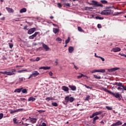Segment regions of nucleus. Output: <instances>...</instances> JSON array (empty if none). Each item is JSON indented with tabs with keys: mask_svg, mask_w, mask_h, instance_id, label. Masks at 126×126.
<instances>
[{
	"mask_svg": "<svg viewBox=\"0 0 126 126\" xmlns=\"http://www.w3.org/2000/svg\"><path fill=\"white\" fill-rule=\"evenodd\" d=\"M16 72V70L15 69H12L10 71H0V73L2 74H6V75H8L9 76L11 75H15Z\"/></svg>",
	"mask_w": 126,
	"mask_h": 126,
	"instance_id": "nucleus-1",
	"label": "nucleus"
},
{
	"mask_svg": "<svg viewBox=\"0 0 126 126\" xmlns=\"http://www.w3.org/2000/svg\"><path fill=\"white\" fill-rule=\"evenodd\" d=\"M91 2L92 3H89V4H90V5H94V7H103V4L101 3H98V1L94 0H92Z\"/></svg>",
	"mask_w": 126,
	"mask_h": 126,
	"instance_id": "nucleus-2",
	"label": "nucleus"
},
{
	"mask_svg": "<svg viewBox=\"0 0 126 126\" xmlns=\"http://www.w3.org/2000/svg\"><path fill=\"white\" fill-rule=\"evenodd\" d=\"M113 12H114V11H112L111 9H106L102 11L100 14H101V15H110V14H112Z\"/></svg>",
	"mask_w": 126,
	"mask_h": 126,
	"instance_id": "nucleus-3",
	"label": "nucleus"
},
{
	"mask_svg": "<svg viewBox=\"0 0 126 126\" xmlns=\"http://www.w3.org/2000/svg\"><path fill=\"white\" fill-rule=\"evenodd\" d=\"M64 100L66 102H70V103H72L74 101V98L72 97H69V96H66L64 98Z\"/></svg>",
	"mask_w": 126,
	"mask_h": 126,
	"instance_id": "nucleus-4",
	"label": "nucleus"
},
{
	"mask_svg": "<svg viewBox=\"0 0 126 126\" xmlns=\"http://www.w3.org/2000/svg\"><path fill=\"white\" fill-rule=\"evenodd\" d=\"M110 94L115 97V98L118 99L119 101H121L122 100V98H121V94L119 93H114L112 92Z\"/></svg>",
	"mask_w": 126,
	"mask_h": 126,
	"instance_id": "nucleus-5",
	"label": "nucleus"
},
{
	"mask_svg": "<svg viewBox=\"0 0 126 126\" xmlns=\"http://www.w3.org/2000/svg\"><path fill=\"white\" fill-rule=\"evenodd\" d=\"M39 74H40V73H39V72H38V71H34L32 74H31L29 77L28 78V79H30L32 77H36V76H37V75H39Z\"/></svg>",
	"mask_w": 126,
	"mask_h": 126,
	"instance_id": "nucleus-6",
	"label": "nucleus"
},
{
	"mask_svg": "<svg viewBox=\"0 0 126 126\" xmlns=\"http://www.w3.org/2000/svg\"><path fill=\"white\" fill-rule=\"evenodd\" d=\"M28 121H29L30 123H32V124H36L37 122V119L35 118H32L30 119H26V122H27Z\"/></svg>",
	"mask_w": 126,
	"mask_h": 126,
	"instance_id": "nucleus-7",
	"label": "nucleus"
},
{
	"mask_svg": "<svg viewBox=\"0 0 126 126\" xmlns=\"http://www.w3.org/2000/svg\"><path fill=\"white\" fill-rule=\"evenodd\" d=\"M123 125V122H122L121 121L118 120L117 122L111 125V126H122Z\"/></svg>",
	"mask_w": 126,
	"mask_h": 126,
	"instance_id": "nucleus-8",
	"label": "nucleus"
},
{
	"mask_svg": "<svg viewBox=\"0 0 126 126\" xmlns=\"http://www.w3.org/2000/svg\"><path fill=\"white\" fill-rule=\"evenodd\" d=\"M36 31V28H32L30 30H29L28 32V34H31L32 33H34Z\"/></svg>",
	"mask_w": 126,
	"mask_h": 126,
	"instance_id": "nucleus-9",
	"label": "nucleus"
},
{
	"mask_svg": "<svg viewBox=\"0 0 126 126\" xmlns=\"http://www.w3.org/2000/svg\"><path fill=\"white\" fill-rule=\"evenodd\" d=\"M119 69H120V68H119V67H115V68H110V69H108V70L110 72H113L114 71H116V70H119Z\"/></svg>",
	"mask_w": 126,
	"mask_h": 126,
	"instance_id": "nucleus-10",
	"label": "nucleus"
},
{
	"mask_svg": "<svg viewBox=\"0 0 126 126\" xmlns=\"http://www.w3.org/2000/svg\"><path fill=\"white\" fill-rule=\"evenodd\" d=\"M62 90H63V91H64V92H68V91L69 90V89H68V87L65 86H63L62 87Z\"/></svg>",
	"mask_w": 126,
	"mask_h": 126,
	"instance_id": "nucleus-11",
	"label": "nucleus"
},
{
	"mask_svg": "<svg viewBox=\"0 0 126 126\" xmlns=\"http://www.w3.org/2000/svg\"><path fill=\"white\" fill-rule=\"evenodd\" d=\"M41 44L42 45L43 48H44L46 51H49V50H50V48H49L46 44H45L44 43H41Z\"/></svg>",
	"mask_w": 126,
	"mask_h": 126,
	"instance_id": "nucleus-12",
	"label": "nucleus"
},
{
	"mask_svg": "<svg viewBox=\"0 0 126 126\" xmlns=\"http://www.w3.org/2000/svg\"><path fill=\"white\" fill-rule=\"evenodd\" d=\"M112 51L114 52V53H117V52H121V48L119 47H115L112 49Z\"/></svg>",
	"mask_w": 126,
	"mask_h": 126,
	"instance_id": "nucleus-13",
	"label": "nucleus"
},
{
	"mask_svg": "<svg viewBox=\"0 0 126 126\" xmlns=\"http://www.w3.org/2000/svg\"><path fill=\"white\" fill-rule=\"evenodd\" d=\"M6 9L7 10L9 13H13L14 12V10H13L11 8L6 7Z\"/></svg>",
	"mask_w": 126,
	"mask_h": 126,
	"instance_id": "nucleus-14",
	"label": "nucleus"
},
{
	"mask_svg": "<svg viewBox=\"0 0 126 126\" xmlns=\"http://www.w3.org/2000/svg\"><path fill=\"white\" fill-rule=\"evenodd\" d=\"M68 87L72 90V91H75L76 90V87H75V86L69 85Z\"/></svg>",
	"mask_w": 126,
	"mask_h": 126,
	"instance_id": "nucleus-15",
	"label": "nucleus"
},
{
	"mask_svg": "<svg viewBox=\"0 0 126 126\" xmlns=\"http://www.w3.org/2000/svg\"><path fill=\"white\" fill-rule=\"evenodd\" d=\"M68 52L70 54H71L73 51H74V48L72 46H70L68 48Z\"/></svg>",
	"mask_w": 126,
	"mask_h": 126,
	"instance_id": "nucleus-16",
	"label": "nucleus"
},
{
	"mask_svg": "<svg viewBox=\"0 0 126 126\" xmlns=\"http://www.w3.org/2000/svg\"><path fill=\"white\" fill-rule=\"evenodd\" d=\"M50 68H51V67H49V66H42V67H40L39 68V69H44V70H47L48 69H50Z\"/></svg>",
	"mask_w": 126,
	"mask_h": 126,
	"instance_id": "nucleus-17",
	"label": "nucleus"
},
{
	"mask_svg": "<svg viewBox=\"0 0 126 126\" xmlns=\"http://www.w3.org/2000/svg\"><path fill=\"white\" fill-rule=\"evenodd\" d=\"M23 88H20L19 89H16L14 90V92L15 93H20L21 92V90H22Z\"/></svg>",
	"mask_w": 126,
	"mask_h": 126,
	"instance_id": "nucleus-18",
	"label": "nucleus"
},
{
	"mask_svg": "<svg viewBox=\"0 0 126 126\" xmlns=\"http://www.w3.org/2000/svg\"><path fill=\"white\" fill-rule=\"evenodd\" d=\"M115 85H117V86H119V87H124V85L123 84V83H118V82H116L115 83Z\"/></svg>",
	"mask_w": 126,
	"mask_h": 126,
	"instance_id": "nucleus-19",
	"label": "nucleus"
},
{
	"mask_svg": "<svg viewBox=\"0 0 126 126\" xmlns=\"http://www.w3.org/2000/svg\"><path fill=\"white\" fill-rule=\"evenodd\" d=\"M96 120H99V117L98 116H95L94 118L93 119V124L94 125H95V124H96Z\"/></svg>",
	"mask_w": 126,
	"mask_h": 126,
	"instance_id": "nucleus-20",
	"label": "nucleus"
},
{
	"mask_svg": "<svg viewBox=\"0 0 126 126\" xmlns=\"http://www.w3.org/2000/svg\"><path fill=\"white\" fill-rule=\"evenodd\" d=\"M36 100V98L33 97V96H31L28 98V101H32V102H34Z\"/></svg>",
	"mask_w": 126,
	"mask_h": 126,
	"instance_id": "nucleus-21",
	"label": "nucleus"
},
{
	"mask_svg": "<svg viewBox=\"0 0 126 126\" xmlns=\"http://www.w3.org/2000/svg\"><path fill=\"white\" fill-rule=\"evenodd\" d=\"M82 77H87L88 78V76L86 75H83V74H81V75L77 76V78H81Z\"/></svg>",
	"mask_w": 126,
	"mask_h": 126,
	"instance_id": "nucleus-22",
	"label": "nucleus"
},
{
	"mask_svg": "<svg viewBox=\"0 0 126 126\" xmlns=\"http://www.w3.org/2000/svg\"><path fill=\"white\" fill-rule=\"evenodd\" d=\"M27 9L26 8H23L20 10V13H23V12H26Z\"/></svg>",
	"mask_w": 126,
	"mask_h": 126,
	"instance_id": "nucleus-23",
	"label": "nucleus"
},
{
	"mask_svg": "<svg viewBox=\"0 0 126 126\" xmlns=\"http://www.w3.org/2000/svg\"><path fill=\"white\" fill-rule=\"evenodd\" d=\"M94 115L95 116H98L99 115H101V114H103V111H98L94 113Z\"/></svg>",
	"mask_w": 126,
	"mask_h": 126,
	"instance_id": "nucleus-24",
	"label": "nucleus"
},
{
	"mask_svg": "<svg viewBox=\"0 0 126 126\" xmlns=\"http://www.w3.org/2000/svg\"><path fill=\"white\" fill-rule=\"evenodd\" d=\"M22 93L24 94H27V90L26 89H24L23 88V89L21 90Z\"/></svg>",
	"mask_w": 126,
	"mask_h": 126,
	"instance_id": "nucleus-25",
	"label": "nucleus"
},
{
	"mask_svg": "<svg viewBox=\"0 0 126 126\" xmlns=\"http://www.w3.org/2000/svg\"><path fill=\"white\" fill-rule=\"evenodd\" d=\"M53 31L55 34H57L59 32V29L53 28Z\"/></svg>",
	"mask_w": 126,
	"mask_h": 126,
	"instance_id": "nucleus-26",
	"label": "nucleus"
},
{
	"mask_svg": "<svg viewBox=\"0 0 126 126\" xmlns=\"http://www.w3.org/2000/svg\"><path fill=\"white\" fill-rule=\"evenodd\" d=\"M97 72H101V73H104V72H106V70L105 69H98Z\"/></svg>",
	"mask_w": 126,
	"mask_h": 126,
	"instance_id": "nucleus-27",
	"label": "nucleus"
},
{
	"mask_svg": "<svg viewBox=\"0 0 126 126\" xmlns=\"http://www.w3.org/2000/svg\"><path fill=\"white\" fill-rule=\"evenodd\" d=\"M104 91H105V92H107L108 93H109L110 94L112 93V92L110 91L109 90L107 89L106 88L104 89Z\"/></svg>",
	"mask_w": 126,
	"mask_h": 126,
	"instance_id": "nucleus-28",
	"label": "nucleus"
},
{
	"mask_svg": "<svg viewBox=\"0 0 126 126\" xmlns=\"http://www.w3.org/2000/svg\"><path fill=\"white\" fill-rule=\"evenodd\" d=\"M104 91H105V92H107L108 93H109L110 94L112 93V92L110 91L109 90L107 89L106 88L104 89Z\"/></svg>",
	"mask_w": 126,
	"mask_h": 126,
	"instance_id": "nucleus-29",
	"label": "nucleus"
},
{
	"mask_svg": "<svg viewBox=\"0 0 126 126\" xmlns=\"http://www.w3.org/2000/svg\"><path fill=\"white\" fill-rule=\"evenodd\" d=\"M69 41H70V37H68L67 39L65 40V43L66 45H67L68 43H69Z\"/></svg>",
	"mask_w": 126,
	"mask_h": 126,
	"instance_id": "nucleus-30",
	"label": "nucleus"
},
{
	"mask_svg": "<svg viewBox=\"0 0 126 126\" xmlns=\"http://www.w3.org/2000/svg\"><path fill=\"white\" fill-rule=\"evenodd\" d=\"M13 122H14V124H20V123L17 122V119H16V118H15L13 119Z\"/></svg>",
	"mask_w": 126,
	"mask_h": 126,
	"instance_id": "nucleus-31",
	"label": "nucleus"
},
{
	"mask_svg": "<svg viewBox=\"0 0 126 126\" xmlns=\"http://www.w3.org/2000/svg\"><path fill=\"white\" fill-rule=\"evenodd\" d=\"M52 105L54 107H58V106H59V104H58L57 102H52Z\"/></svg>",
	"mask_w": 126,
	"mask_h": 126,
	"instance_id": "nucleus-32",
	"label": "nucleus"
},
{
	"mask_svg": "<svg viewBox=\"0 0 126 126\" xmlns=\"http://www.w3.org/2000/svg\"><path fill=\"white\" fill-rule=\"evenodd\" d=\"M95 19H99V20H103V19H104V18L99 16H96Z\"/></svg>",
	"mask_w": 126,
	"mask_h": 126,
	"instance_id": "nucleus-33",
	"label": "nucleus"
},
{
	"mask_svg": "<svg viewBox=\"0 0 126 126\" xmlns=\"http://www.w3.org/2000/svg\"><path fill=\"white\" fill-rule=\"evenodd\" d=\"M88 9H93V8L92 7H88L86 6L85 7V10H88Z\"/></svg>",
	"mask_w": 126,
	"mask_h": 126,
	"instance_id": "nucleus-34",
	"label": "nucleus"
},
{
	"mask_svg": "<svg viewBox=\"0 0 126 126\" xmlns=\"http://www.w3.org/2000/svg\"><path fill=\"white\" fill-rule=\"evenodd\" d=\"M101 3H102L103 4H106V3H108V1L106 0H102L100 1Z\"/></svg>",
	"mask_w": 126,
	"mask_h": 126,
	"instance_id": "nucleus-35",
	"label": "nucleus"
},
{
	"mask_svg": "<svg viewBox=\"0 0 126 126\" xmlns=\"http://www.w3.org/2000/svg\"><path fill=\"white\" fill-rule=\"evenodd\" d=\"M94 77L96 79H101V76H97L96 75H94Z\"/></svg>",
	"mask_w": 126,
	"mask_h": 126,
	"instance_id": "nucleus-36",
	"label": "nucleus"
},
{
	"mask_svg": "<svg viewBox=\"0 0 126 126\" xmlns=\"http://www.w3.org/2000/svg\"><path fill=\"white\" fill-rule=\"evenodd\" d=\"M89 99H90V95H87V96L85 98V101H88V100H89Z\"/></svg>",
	"mask_w": 126,
	"mask_h": 126,
	"instance_id": "nucleus-37",
	"label": "nucleus"
},
{
	"mask_svg": "<svg viewBox=\"0 0 126 126\" xmlns=\"http://www.w3.org/2000/svg\"><path fill=\"white\" fill-rule=\"evenodd\" d=\"M24 71H27V69L21 70L17 71L18 73H21V72H24Z\"/></svg>",
	"mask_w": 126,
	"mask_h": 126,
	"instance_id": "nucleus-38",
	"label": "nucleus"
},
{
	"mask_svg": "<svg viewBox=\"0 0 126 126\" xmlns=\"http://www.w3.org/2000/svg\"><path fill=\"white\" fill-rule=\"evenodd\" d=\"M106 108L109 111H112V110H113V108L110 106H106Z\"/></svg>",
	"mask_w": 126,
	"mask_h": 126,
	"instance_id": "nucleus-39",
	"label": "nucleus"
},
{
	"mask_svg": "<svg viewBox=\"0 0 126 126\" xmlns=\"http://www.w3.org/2000/svg\"><path fill=\"white\" fill-rule=\"evenodd\" d=\"M38 34H39V32H36L33 34H32V35L33 36V37L35 38V37H36L37 36V35H38Z\"/></svg>",
	"mask_w": 126,
	"mask_h": 126,
	"instance_id": "nucleus-40",
	"label": "nucleus"
},
{
	"mask_svg": "<svg viewBox=\"0 0 126 126\" xmlns=\"http://www.w3.org/2000/svg\"><path fill=\"white\" fill-rule=\"evenodd\" d=\"M46 100H54V97H46Z\"/></svg>",
	"mask_w": 126,
	"mask_h": 126,
	"instance_id": "nucleus-41",
	"label": "nucleus"
},
{
	"mask_svg": "<svg viewBox=\"0 0 126 126\" xmlns=\"http://www.w3.org/2000/svg\"><path fill=\"white\" fill-rule=\"evenodd\" d=\"M10 113V114H14V113H17V110L16 109L15 110H11Z\"/></svg>",
	"mask_w": 126,
	"mask_h": 126,
	"instance_id": "nucleus-42",
	"label": "nucleus"
},
{
	"mask_svg": "<svg viewBox=\"0 0 126 126\" xmlns=\"http://www.w3.org/2000/svg\"><path fill=\"white\" fill-rule=\"evenodd\" d=\"M8 45L10 49H12V48H13V44L12 43H9Z\"/></svg>",
	"mask_w": 126,
	"mask_h": 126,
	"instance_id": "nucleus-43",
	"label": "nucleus"
},
{
	"mask_svg": "<svg viewBox=\"0 0 126 126\" xmlns=\"http://www.w3.org/2000/svg\"><path fill=\"white\" fill-rule=\"evenodd\" d=\"M22 111H24V109L19 108V109H17V112H22Z\"/></svg>",
	"mask_w": 126,
	"mask_h": 126,
	"instance_id": "nucleus-44",
	"label": "nucleus"
},
{
	"mask_svg": "<svg viewBox=\"0 0 126 126\" xmlns=\"http://www.w3.org/2000/svg\"><path fill=\"white\" fill-rule=\"evenodd\" d=\"M78 31H79L80 32H82L83 31V30H82V29L81 28V27H78Z\"/></svg>",
	"mask_w": 126,
	"mask_h": 126,
	"instance_id": "nucleus-45",
	"label": "nucleus"
},
{
	"mask_svg": "<svg viewBox=\"0 0 126 126\" xmlns=\"http://www.w3.org/2000/svg\"><path fill=\"white\" fill-rule=\"evenodd\" d=\"M37 112H38V113H39L40 114H42V113H45V110H37Z\"/></svg>",
	"mask_w": 126,
	"mask_h": 126,
	"instance_id": "nucleus-46",
	"label": "nucleus"
},
{
	"mask_svg": "<svg viewBox=\"0 0 126 126\" xmlns=\"http://www.w3.org/2000/svg\"><path fill=\"white\" fill-rule=\"evenodd\" d=\"M64 5L68 6V7H70V4L69 3H64Z\"/></svg>",
	"mask_w": 126,
	"mask_h": 126,
	"instance_id": "nucleus-47",
	"label": "nucleus"
},
{
	"mask_svg": "<svg viewBox=\"0 0 126 126\" xmlns=\"http://www.w3.org/2000/svg\"><path fill=\"white\" fill-rule=\"evenodd\" d=\"M84 86H85V87H86V88H87V89H92V87L88 86L86 85H84Z\"/></svg>",
	"mask_w": 126,
	"mask_h": 126,
	"instance_id": "nucleus-48",
	"label": "nucleus"
},
{
	"mask_svg": "<svg viewBox=\"0 0 126 126\" xmlns=\"http://www.w3.org/2000/svg\"><path fill=\"white\" fill-rule=\"evenodd\" d=\"M13 21H16V22H17V21H20V20H19V18H16L15 19H14L13 20Z\"/></svg>",
	"mask_w": 126,
	"mask_h": 126,
	"instance_id": "nucleus-49",
	"label": "nucleus"
},
{
	"mask_svg": "<svg viewBox=\"0 0 126 126\" xmlns=\"http://www.w3.org/2000/svg\"><path fill=\"white\" fill-rule=\"evenodd\" d=\"M97 58H98L99 59H101L102 62H105V59H104V58L101 56L97 57Z\"/></svg>",
	"mask_w": 126,
	"mask_h": 126,
	"instance_id": "nucleus-50",
	"label": "nucleus"
},
{
	"mask_svg": "<svg viewBox=\"0 0 126 126\" xmlns=\"http://www.w3.org/2000/svg\"><path fill=\"white\" fill-rule=\"evenodd\" d=\"M95 72H98V70L94 69V70L91 71L92 73H95Z\"/></svg>",
	"mask_w": 126,
	"mask_h": 126,
	"instance_id": "nucleus-51",
	"label": "nucleus"
},
{
	"mask_svg": "<svg viewBox=\"0 0 126 126\" xmlns=\"http://www.w3.org/2000/svg\"><path fill=\"white\" fill-rule=\"evenodd\" d=\"M95 116L96 115H95V114L93 113V115L90 116V119H93V118H94V117H95Z\"/></svg>",
	"mask_w": 126,
	"mask_h": 126,
	"instance_id": "nucleus-52",
	"label": "nucleus"
},
{
	"mask_svg": "<svg viewBox=\"0 0 126 126\" xmlns=\"http://www.w3.org/2000/svg\"><path fill=\"white\" fill-rule=\"evenodd\" d=\"M2 118H3V114L0 113V120H1Z\"/></svg>",
	"mask_w": 126,
	"mask_h": 126,
	"instance_id": "nucleus-53",
	"label": "nucleus"
},
{
	"mask_svg": "<svg viewBox=\"0 0 126 126\" xmlns=\"http://www.w3.org/2000/svg\"><path fill=\"white\" fill-rule=\"evenodd\" d=\"M19 81L20 82H23V78H19Z\"/></svg>",
	"mask_w": 126,
	"mask_h": 126,
	"instance_id": "nucleus-54",
	"label": "nucleus"
},
{
	"mask_svg": "<svg viewBox=\"0 0 126 126\" xmlns=\"http://www.w3.org/2000/svg\"><path fill=\"white\" fill-rule=\"evenodd\" d=\"M40 59L39 57H37L35 59V62H39L40 61Z\"/></svg>",
	"mask_w": 126,
	"mask_h": 126,
	"instance_id": "nucleus-55",
	"label": "nucleus"
},
{
	"mask_svg": "<svg viewBox=\"0 0 126 126\" xmlns=\"http://www.w3.org/2000/svg\"><path fill=\"white\" fill-rule=\"evenodd\" d=\"M97 28H99V29L102 28V26H101V24H98L97 25Z\"/></svg>",
	"mask_w": 126,
	"mask_h": 126,
	"instance_id": "nucleus-56",
	"label": "nucleus"
},
{
	"mask_svg": "<svg viewBox=\"0 0 126 126\" xmlns=\"http://www.w3.org/2000/svg\"><path fill=\"white\" fill-rule=\"evenodd\" d=\"M56 40L57 41H62V38H60V37H58V38H56Z\"/></svg>",
	"mask_w": 126,
	"mask_h": 126,
	"instance_id": "nucleus-57",
	"label": "nucleus"
},
{
	"mask_svg": "<svg viewBox=\"0 0 126 126\" xmlns=\"http://www.w3.org/2000/svg\"><path fill=\"white\" fill-rule=\"evenodd\" d=\"M59 60L58 59H56V61H55V63H56V65H58V64H59V62H58Z\"/></svg>",
	"mask_w": 126,
	"mask_h": 126,
	"instance_id": "nucleus-58",
	"label": "nucleus"
},
{
	"mask_svg": "<svg viewBox=\"0 0 126 126\" xmlns=\"http://www.w3.org/2000/svg\"><path fill=\"white\" fill-rule=\"evenodd\" d=\"M120 56H122V57H125V58H126V54H121V53H120Z\"/></svg>",
	"mask_w": 126,
	"mask_h": 126,
	"instance_id": "nucleus-59",
	"label": "nucleus"
},
{
	"mask_svg": "<svg viewBox=\"0 0 126 126\" xmlns=\"http://www.w3.org/2000/svg\"><path fill=\"white\" fill-rule=\"evenodd\" d=\"M58 7H62V4H61L60 3H58Z\"/></svg>",
	"mask_w": 126,
	"mask_h": 126,
	"instance_id": "nucleus-60",
	"label": "nucleus"
},
{
	"mask_svg": "<svg viewBox=\"0 0 126 126\" xmlns=\"http://www.w3.org/2000/svg\"><path fill=\"white\" fill-rule=\"evenodd\" d=\"M34 37L32 35L29 36V39H34Z\"/></svg>",
	"mask_w": 126,
	"mask_h": 126,
	"instance_id": "nucleus-61",
	"label": "nucleus"
},
{
	"mask_svg": "<svg viewBox=\"0 0 126 126\" xmlns=\"http://www.w3.org/2000/svg\"><path fill=\"white\" fill-rule=\"evenodd\" d=\"M49 74L50 76H53V72H52V71H50L49 73Z\"/></svg>",
	"mask_w": 126,
	"mask_h": 126,
	"instance_id": "nucleus-62",
	"label": "nucleus"
},
{
	"mask_svg": "<svg viewBox=\"0 0 126 126\" xmlns=\"http://www.w3.org/2000/svg\"><path fill=\"white\" fill-rule=\"evenodd\" d=\"M74 68H75L76 70H77V69H78V67H77L76 66V65H75V64H74Z\"/></svg>",
	"mask_w": 126,
	"mask_h": 126,
	"instance_id": "nucleus-63",
	"label": "nucleus"
},
{
	"mask_svg": "<svg viewBox=\"0 0 126 126\" xmlns=\"http://www.w3.org/2000/svg\"><path fill=\"white\" fill-rule=\"evenodd\" d=\"M123 88L124 90L126 91V86H123Z\"/></svg>",
	"mask_w": 126,
	"mask_h": 126,
	"instance_id": "nucleus-64",
	"label": "nucleus"
}]
</instances>
